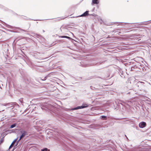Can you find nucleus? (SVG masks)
<instances>
[{
    "label": "nucleus",
    "mask_w": 151,
    "mask_h": 151,
    "mask_svg": "<svg viewBox=\"0 0 151 151\" xmlns=\"http://www.w3.org/2000/svg\"><path fill=\"white\" fill-rule=\"evenodd\" d=\"M88 11H86V12H85L83 14L81 15L80 16V17H86V16H87L88 15Z\"/></svg>",
    "instance_id": "3"
},
{
    "label": "nucleus",
    "mask_w": 151,
    "mask_h": 151,
    "mask_svg": "<svg viewBox=\"0 0 151 151\" xmlns=\"http://www.w3.org/2000/svg\"><path fill=\"white\" fill-rule=\"evenodd\" d=\"M20 132L22 134L20 136L19 139L18 141H20L22 138L24 137L25 136L27 135V132L24 130H22L20 131Z\"/></svg>",
    "instance_id": "1"
},
{
    "label": "nucleus",
    "mask_w": 151,
    "mask_h": 151,
    "mask_svg": "<svg viewBox=\"0 0 151 151\" xmlns=\"http://www.w3.org/2000/svg\"><path fill=\"white\" fill-rule=\"evenodd\" d=\"M146 125V123L145 122H142L139 124V126L140 127L143 128L145 127Z\"/></svg>",
    "instance_id": "2"
},
{
    "label": "nucleus",
    "mask_w": 151,
    "mask_h": 151,
    "mask_svg": "<svg viewBox=\"0 0 151 151\" xmlns=\"http://www.w3.org/2000/svg\"><path fill=\"white\" fill-rule=\"evenodd\" d=\"M60 37L61 38H67L68 39H71V38L68 36H61L59 37Z\"/></svg>",
    "instance_id": "6"
},
{
    "label": "nucleus",
    "mask_w": 151,
    "mask_h": 151,
    "mask_svg": "<svg viewBox=\"0 0 151 151\" xmlns=\"http://www.w3.org/2000/svg\"><path fill=\"white\" fill-rule=\"evenodd\" d=\"M15 142L14 141L12 143L11 145H10V146L9 147V149H10L12 147H13V146L14 145Z\"/></svg>",
    "instance_id": "8"
},
{
    "label": "nucleus",
    "mask_w": 151,
    "mask_h": 151,
    "mask_svg": "<svg viewBox=\"0 0 151 151\" xmlns=\"http://www.w3.org/2000/svg\"><path fill=\"white\" fill-rule=\"evenodd\" d=\"M88 106V105L87 104H86L85 106H80L77 107L75 109H82L83 108L86 107H87Z\"/></svg>",
    "instance_id": "4"
},
{
    "label": "nucleus",
    "mask_w": 151,
    "mask_h": 151,
    "mask_svg": "<svg viewBox=\"0 0 151 151\" xmlns=\"http://www.w3.org/2000/svg\"><path fill=\"white\" fill-rule=\"evenodd\" d=\"M99 3V0H92V4H98Z\"/></svg>",
    "instance_id": "5"
},
{
    "label": "nucleus",
    "mask_w": 151,
    "mask_h": 151,
    "mask_svg": "<svg viewBox=\"0 0 151 151\" xmlns=\"http://www.w3.org/2000/svg\"><path fill=\"white\" fill-rule=\"evenodd\" d=\"M102 118H106V116H102Z\"/></svg>",
    "instance_id": "10"
},
{
    "label": "nucleus",
    "mask_w": 151,
    "mask_h": 151,
    "mask_svg": "<svg viewBox=\"0 0 151 151\" xmlns=\"http://www.w3.org/2000/svg\"><path fill=\"white\" fill-rule=\"evenodd\" d=\"M16 124H14L12 125L10 127L11 128H12L15 127L16 125Z\"/></svg>",
    "instance_id": "7"
},
{
    "label": "nucleus",
    "mask_w": 151,
    "mask_h": 151,
    "mask_svg": "<svg viewBox=\"0 0 151 151\" xmlns=\"http://www.w3.org/2000/svg\"><path fill=\"white\" fill-rule=\"evenodd\" d=\"M41 151H50V150H48L47 148H45L44 149H42L41 150Z\"/></svg>",
    "instance_id": "9"
}]
</instances>
